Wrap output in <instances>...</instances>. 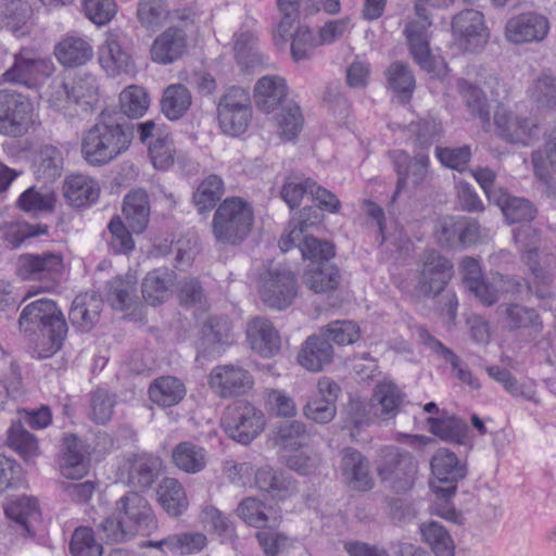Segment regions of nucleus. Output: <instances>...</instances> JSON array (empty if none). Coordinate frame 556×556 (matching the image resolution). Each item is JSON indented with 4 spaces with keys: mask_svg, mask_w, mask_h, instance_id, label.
Masks as SVG:
<instances>
[{
    "mask_svg": "<svg viewBox=\"0 0 556 556\" xmlns=\"http://www.w3.org/2000/svg\"><path fill=\"white\" fill-rule=\"evenodd\" d=\"M18 327L29 337L33 353L39 359L49 358L60 351L68 332L63 312L49 299L27 304L20 315Z\"/></svg>",
    "mask_w": 556,
    "mask_h": 556,
    "instance_id": "1",
    "label": "nucleus"
},
{
    "mask_svg": "<svg viewBox=\"0 0 556 556\" xmlns=\"http://www.w3.org/2000/svg\"><path fill=\"white\" fill-rule=\"evenodd\" d=\"M134 129V125L115 111L103 110L81 135V157L91 166L110 164L129 149Z\"/></svg>",
    "mask_w": 556,
    "mask_h": 556,
    "instance_id": "2",
    "label": "nucleus"
},
{
    "mask_svg": "<svg viewBox=\"0 0 556 556\" xmlns=\"http://www.w3.org/2000/svg\"><path fill=\"white\" fill-rule=\"evenodd\" d=\"M376 471L387 490L405 495L416 485L419 466L410 452L397 446H386L380 450Z\"/></svg>",
    "mask_w": 556,
    "mask_h": 556,
    "instance_id": "3",
    "label": "nucleus"
},
{
    "mask_svg": "<svg viewBox=\"0 0 556 556\" xmlns=\"http://www.w3.org/2000/svg\"><path fill=\"white\" fill-rule=\"evenodd\" d=\"M253 210L240 198L225 199L214 213L212 229L214 238L223 244H240L250 233Z\"/></svg>",
    "mask_w": 556,
    "mask_h": 556,
    "instance_id": "4",
    "label": "nucleus"
},
{
    "mask_svg": "<svg viewBox=\"0 0 556 556\" xmlns=\"http://www.w3.org/2000/svg\"><path fill=\"white\" fill-rule=\"evenodd\" d=\"M256 288L262 302L278 311L289 307L299 293L296 275L282 265L263 266L256 278Z\"/></svg>",
    "mask_w": 556,
    "mask_h": 556,
    "instance_id": "5",
    "label": "nucleus"
},
{
    "mask_svg": "<svg viewBox=\"0 0 556 556\" xmlns=\"http://www.w3.org/2000/svg\"><path fill=\"white\" fill-rule=\"evenodd\" d=\"M38 114L30 98L12 89L0 90V134L11 138L26 135Z\"/></svg>",
    "mask_w": 556,
    "mask_h": 556,
    "instance_id": "6",
    "label": "nucleus"
},
{
    "mask_svg": "<svg viewBox=\"0 0 556 556\" xmlns=\"http://www.w3.org/2000/svg\"><path fill=\"white\" fill-rule=\"evenodd\" d=\"M454 274L452 262L434 249L426 250L419 256L416 269L415 290L426 298L438 296Z\"/></svg>",
    "mask_w": 556,
    "mask_h": 556,
    "instance_id": "7",
    "label": "nucleus"
},
{
    "mask_svg": "<svg viewBox=\"0 0 556 556\" xmlns=\"http://www.w3.org/2000/svg\"><path fill=\"white\" fill-rule=\"evenodd\" d=\"M252 118L251 98L241 87L228 88L217 103V119L220 129L229 136H239L249 127Z\"/></svg>",
    "mask_w": 556,
    "mask_h": 556,
    "instance_id": "8",
    "label": "nucleus"
},
{
    "mask_svg": "<svg viewBox=\"0 0 556 556\" xmlns=\"http://www.w3.org/2000/svg\"><path fill=\"white\" fill-rule=\"evenodd\" d=\"M53 71L54 65L51 60L38 56L31 49L23 48L14 54V62L2 74V79L5 83L37 89L51 76Z\"/></svg>",
    "mask_w": 556,
    "mask_h": 556,
    "instance_id": "9",
    "label": "nucleus"
},
{
    "mask_svg": "<svg viewBox=\"0 0 556 556\" xmlns=\"http://www.w3.org/2000/svg\"><path fill=\"white\" fill-rule=\"evenodd\" d=\"M222 422L228 437L242 444L254 440L265 426L263 413L248 402L230 405Z\"/></svg>",
    "mask_w": 556,
    "mask_h": 556,
    "instance_id": "10",
    "label": "nucleus"
},
{
    "mask_svg": "<svg viewBox=\"0 0 556 556\" xmlns=\"http://www.w3.org/2000/svg\"><path fill=\"white\" fill-rule=\"evenodd\" d=\"M493 119L497 136L508 143L527 147L540 137L536 118L519 115L504 105L496 108Z\"/></svg>",
    "mask_w": 556,
    "mask_h": 556,
    "instance_id": "11",
    "label": "nucleus"
},
{
    "mask_svg": "<svg viewBox=\"0 0 556 556\" xmlns=\"http://www.w3.org/2000/svg\"><path fill=\"white\" fill-rule=\"evenodd\" d=\"M115 514L123 520L128 533L148 535L157 528L155 516L148 501L138 492H128L115 506Z\"/></svg>",
    "mask_w": 556,
    "mask_h": 556,
    "instance_id": "12",
    "label": "nucleus"
},
{
    "mask_svg": "<svg viewBox=\"0 0 556 556\" xmlns=\"http://www.w3.org/2000/svg\"><path fill=\"white\" fill-rule=\"evenodd\" d=\"M139 140L148 146L149 157L156 169L166 170L174 165L176 149L172 135L154 121L137 124Z\"/></svg>",
    "mask_w": 556,
    "mask_h": 556,
    "instance_id": "13",
    "label": "nucleus"
},
{
    "mask_svg": "<svg viewBox=\"0 0 556 556\" xmlns=\"http://www.w3.org/2000/svg\"><path fill=\"white\" fill-rule=\"evenodd\" d=\"M430 466L434 477L431 488L444 498L453 496L457 490V482L466 477L465 465L453 452L441 448L432 456Z\"/></svg>",
    "mask_w": 556,
    "mask_h": 556,
    "instance_id": "14",
    "label": "nucleus"
},
{
    "mask_svg": "<svg viewBox=\"0 0 556 556\" xmlns=\"http://www.w3.org/2000/svg\"><path fill=\"white\" fill-rule=\"evenodd\" d=\"M452 30L458 46L468 52L480 51L489 40L483 14L473 9L457 13L452 20Z\"/></svg>",
    "mask_w": 556,
    "mask_h": 556,
    "instance_id": "15",
    "label": "nucleus"
},
{
    "mask_svg": "<svg viewBox=\"0 0 556 556\" xmlns=\"http://www.w3.org/2000/svg\"><path fill=\"white\" fill-rule=\"evenodd\" d=\"M252 375L239 365H219L212 369L208 384L220 397L228 399L245 394L253 387Z\"/></svg>",
    "mask_w": 556,
    "mask_h": 556,
    "instance_id": "16",
    "label": "nucleus"
},
{
    "mask_svg": "<svg viewBox=\"0 0 556 556\" xmlns=\"http://www.w3.org/2000/svg\"><path fill=\"white\" fill-rule=\"evenodd\" d=\"M188 51V35L180 26H169L153 40L151 60L161 65H168L181 59Z\"/></svg>",
    "mask_w": 556,
    "mask_h": 556,
    "instance_id": "17",
    "label": "nucleus"
},
{
    "mask_svg": "<svg viewBox=\"0 0 556 556\" xmlns=\"http://www.w3.org/2000/svg\"><path fill=\"white\" fill-rule=\"evenodd\" d=\"M62 269V256L53 252L22 254L16 263L17 275L25 280H53Z\"/></svg>",
    "mask_w": 556,
    "mask_h": 556,
    "instance_id": "18",
    "label": "nucleus"
},
{
    "mask_svg": "<svg viewBox=\"0 0 556 556\" xmlns=\"http://www.w3.org/2000/svg\"><path fill=\"white\" fill-rule=\"evenodd\" d=\"M549 29L545 16L529 12L508 20L505 26V37L513 43H526L543 40Z\"/></svg>",
    "mask_w": 556,
    "mask_h": 556,
    "instance_id": "19",
    "label": "nucleus"
},
{
    "mask_svg": "<svg viewBox=\"0 0 556 556\" xmlns=\"http://www.w3.org/2000/svg\"><path fill=\"white\" fill-rule=\"evenodd\" d=\"M392 160L399 176L393 199L403 190L409 177L415 187L425 182L429 172V156L426 152H417L410 160L405 151L397 150L393 152Z\"/></svg>",
    "mask_w": 556,
    "mask_h": 556,
    "instance_id": "20",
    "label": "nucleus"
},
{
    "mask_svg": "<svg viewBox=\"0 0 556 556\" xmlns=\"http://www.w3.org/2000/svg\"><path fill=\"white\" fill-rule=\"evenodd\" d=\"M341 473L349 485L358 491H369L374 488L369 460L353 447L342 451L340 465Z\"/></svg>",
    "mask_w": 556,
    "mask_h": 556,
    "instance_id": "21",
    "label": "nucleus"
},
{
    "mask_svg": "<svg viewBox=\"0 0 556 556\" xmlns=\"http://www.w3.org/2000/svg\"><path fill=\"white\" fill-rule=\"evenodd\" d=\"M98 60L103 71L112 77L129 73L134 63L123 48L117 35L110 34L98 50Z\"/></svg>",
    "mask_w": 556,
    "mask_h": 556,
    "instance_id": "22",
    "label": "nucleus"
},
{
    "mask_svg": "<svg viewBox=\"0 0 556 556\" xmlns=\"http://www.w3.org/2000/svg\"><path fill=\"white\" fill-rule=\"evenodd\" d=\"M247 336L252 350L262 356H273L280 350V336L267 318H253L248 324Z\"/></svg>",
    "mask_w": 556,
    "mask_h": 556,
    "instance_id": "23",
    "label": "nucleus"
},
{
    "mask_svg": "<svg viewBox=\"0 0 556 556\" xmlns=\"http://www.w3.org/2000/svg\"><path fill=\"white\" fill-rule=\"evenodd\" d=\"M288 87L286 80L277 75H267L254 86L256 108L264 113H271L286 101Z\"/></svg>",
    "mask_w": 556,
    "mask_h": 556,
    "instance_id": "24",
    "label": "nucleus"
},
{
    "mask_svg": "<svg viewBox=\"0 0 556 556\" xmlns=\"http://www.w3.org/2000/svg\"><path fill=\"white\" fill-rule=\"evenodd\" d=\"M531 163L536 179L552 188L555 184L553 175H556V128L545 135L541 148L531 152Z\"/></svg>",
    "mask_w": 556,
    "mask_h": 556,
    "instance_id": "25",
    "label": "nucleus"
},
{
    "mask_svg": "<svg viewBox=\"0 0 556 556\" xmlns=\"http://www.w3.org/2000/svg\"><path fill=\"white\" fill-rule=\"evenodd\" d=\"M533 232L534 230L530 226H525L515 232L514 238L516 243L520 244L522 260L534 277L546 281L551 278V269L556 263V258L553 254L543 255L536 247L525 243V239Z\"/></svg>",
    "mask_w": 556,
    "mask_h": 556,
    "instance_id": "26",
    "label": "nucleus"
},
{
    "mask_svg": "<svg viewBox=\"0 0 556 556\" xmlns=\"http://www.w3.org/2000/svg\"><path fill=\"white\" fill-rule=\"evenodd\" d=\"M102 300L93 292L77 295L68 313L72 325L81 332H89L99 321Z\"/></svg>",
    "mask_w": 556,
    "mask_h": 556,
    "instance_id": "27",
    "label": "nucleus"
},
{
    "mask_svg": "<svg viewBox=\"0 0 556 556\" xmlns=\"http://www.w3.org/2000/svg\"><path fill=\"white\" fill-rule=\"evenodd\" d=\"M54 55L64 67H77L92 60L93 48L86 38L68 35L55 45Z\"/></svg>",
    "mask_w": 556,
    "mask_h": 556,
    "instance_id": "28",
    "label": "nucleus"
},
{
    "mask_svg": "<svg viewBox=\"0 0 556 556\" xmlns=\"http://www.w3.org/2000/svg\"><path fill=\"white\" fill-rule=\"evenodd\" d=\"M496 312L502 326L508 331L527 329L539 331L542 328L541 317L534 308L517 303H503Z\"/></svg>",
    "mask_w": 556,
    "mask_h": 556,
    "instance_id": "29",
    "label": "nucleus"
},
{
    "mask_svg": "<svg viewBox=\"0 0 556 556\" xmlns=\"http://www.w3.org/2000/svg\"><path fill=\"white\" fill-rule=\"evenodd\" d=\"M123 214L134 233H142L150 220V199L146 190L129 191L123 201Z\"/></svg>",
    "mask_w": 556,
    "mask_h": 556,
    "instance_id": "30",
    "label": "nucleus"
},
{
    "mask_svg": "<svg viewBox=\"0 0 556 556\" xmlns=\"http://www.w3.org/2000/svg\"><path fill=\"white\" fill-rule=\"evenodd\" d=\"M333 349L323 336H311L303 343L299 354V364L308 371L317 372L332 362Z\"/></svg>",
    "mask_w": 556,
    "mask_h": 556,
    "instance_id": "31",
    "label": "nucleus"
},
{
    "mask_svg": "<svg viewBox=\"0 0 556 556\" xmlns=\"http://www.w3.org/2000/svg\"><path fill=\"white\" fill-rule=\"evenodd\" d=\"M324 215L319 208L314 206H306L299 212L298 217L289 222L288 230L279 240V248L281 251L287 252L295 245L298 241L313 228L321 225Z\"/></svg>",
    "mask_w": 556,
    "mask_h": 556,
    "instance_id": "32",
    "label": "nucleus"
},
{
    "mask_svg": "<svg viewBox=\"0 0 556 556\" xmlns=\"http://www.w3.org/2000/svg\"><path fill=\"white\" fill-rule=\"evenodd\" d=\"M100 194L98 184L90 177L74 174L65 178L63 195L67 203L75 207H83L96 202Z\"/></svg>",
    "mask_w": 556,
    "mask_h": 556,
    "instance_id": "33",
    "label": "nucleus"
},
{
    "mask_svg": "<svg viewBox=\"0 0 556 556\" xmlns=\"http://www.w3.org/2000/svg\"><path fill=\"white\" fill-rule=\"evenodd\" d=\"M63 445L62 475L70 479L81 478L88 470V452L85 443L74 434H66Z\"/></svg>",
    "mask_w": 556,
    "mask_h": 556,
    "instance_id": "34",
    "label": "nucleus"
},
{
    "mask_svg": "<svg viewBox=\"0 0 556 556\" xmlns=\"http://www.w3.org/2000/svg\"><path fill=\"white\" fill-rule=\"evenodd\" d=\"M428 26H422L419 22H408L405 26L406 36L410 54L415 62L426 71L431 73L434 68V60L429 49Z\"/></svg>",
    "mask_w": 556,
    "mask_h": 556,
    "instance_id": "35",
    "label": "nucleus"
},
{
    "mask_svg": "<svg viewBox=\"0 0 556 556\" xmlns=\"http://www.w3.org/2000/svg\"><path fill=\"white\" fill-rule=\"evenodd\" d=\"M161 460L149 454H135L128 459L127 483L136 489H147L155 480Z\"/></svg>",
    "mask_w": 556,
    "mask_h": 556,
    "instance_id": "36",
    "label": "nucleus"
},
{
    "mask_svg": "<svg viewBox=\"0 0 556 556\" xmlns=\"http://www.w3.org/2000/svg\"><path fill=\"white\" fill-rule=\"evenodd\" d=\"M404 402V393L392 382L379 383L371 397L375 414L383 420L394 418Z\"/></svg>",
    "mask_w": 556,
    "mask_h": 556,
    "instance_id": "37",
    "label": "nucleus"
},
{
    "mask_svg": "<svg viewBox=\"0 0 556 556\" xmlns=\"http://www.w3.org/2000/svg\"><path fill=\"white\" fill-rule=\"evenodd\" d=\"M175 273L167 268H156L144 277L141 291L144 301L151 305L163 303L174 285Z\"/></svg>",
    "mask_w": 556,
    "mask_h": 556,
    "instance_id": "38",
    "label": "nucleus"
},
{
    "mask_svg": "<svg viewBox=\"0 0 556 556\" xmlns=\"http://www.w3.org/2000/svg\"><path fill=\"white\" fill-rule=\"evenodd\" d=\"M157 501L170 516H180L189 506V501L182 484L175 478H164L156 490Z\"/></svg>",
    "mask_w": 556,
    "mask_h": 556,
    "instance_id": "39",
    "label": "nucleus"
},
{
    "mask_svg": "<svg viewBox=\"0 0 556 556\" xmlns=\"http://www.w3.org/2000/svg\"><path fill=\"white\" fill-rule=\"evenodd\" d=\"M137 292V279L135 275L114 277L105 285V298L109 304L117 311H125L131 306Z\"/></svg>",
    "mask_w": 556,
    "mask_h": 556,
    "instance_id": "40",
    "label": "nucleus"
},
{
    "mask_svg": "<svg viewBox=\"0 0 556 556\" xmlns=\"http://www.w3.org/2000/svg\"><path fill=\"white\" fill-rule=\"evenodd\" d=\"M74 106L89 112L99 100V81L96 75L84 72L78 73L70 84Z\"/></svg>",
    "mask_w": 556,
    "mask_h": 556,
    "instance_id": "41",
    "label": "nucleus"
},
{
    "mask_svg": "<svg viewBox=\"0 0 556 556\" xmlns=\"http://www.w3.org/2000/svg\"><path fill=\"white\" fill-rule=\"evenodd\" d=\"M185 395V384L179 379L172 376L155 379L149 388L150 400L162 407L177 405Z\"/></svg>",
    "mask_w": 556,
    "mask_h": 556,
    "instance_id": "42",
    "label": "nucleus"
},
{
    "mask_svg": "<svg viewBox=\"0 0 556 556\" xmlns=\"http://www.w3.org/2000/svg\"><path fill=\"white\" fill-rule=\"evenodd\" d=\"M4 513L9 519L15 522L16 527L21 530L23 535H33V521L37 520L40 510L38 502L34 497L21 496L10 503Z\"/></svg>",
    "mask_w": 556,
    "mask_h": 556,
    "instance_id": "43",
    "label": "nucleus"
},
{
    "mask_svg": "<svg viewBox=\"0 0 556 556\" xmlns=\"http://www.w3.org/2000/svg\"><path fill=\"white\" fill-rule=\"evenodd\" d=\"M7 433L8 445L25 462L33 463L40 454L36 435L31 434L21 420H13Z\"/></svg>",
    "mask_w": 556,
    "mask_h": 556,
    "instance_id": "44",
    "label": "nucleus"
},
{
    "mask_svg": "<svg viewBox=\"0 0 556 556\" xmlns=\"http://www.w3.org/2000/svg\"><path fill=\"white\" fill-rule=\"evenodd\" d=\"M527 94L538 109L556 111V75L542 72L531 81Z\"/></svg>",
    "mask_w": 556,
    "mask_h": 556,
    "instance_id": "45",
    "label": "nucleus"
},
{
    "mask_svg": "<svg viewBox=\"0 0 556 556\" xmlns=\"http://www.w3.org/2000/svg\"><path fill=\"white\" fill-rule=\"evenodd\" d=\"M427 422L429 425L430 432L441 440L456 444H465L469 432V426L464 419L456 416H445L440 418L429 417Z\"/></svg>",
    "mask_w": 556,
    "mask_h": 556,
    "instance_id": "46",
    "label": "nucleus"
},
{
    "mask_svg": "<svg viewBox=\"0 0 556 556\" xmlns=\"http://www.w3.org/2000/svg\"><path fill=\"white\" fill-rule=\"evenodd\" d=\"M172 458L180 470L194 475L205 468L207 453L202 446L186 441L178 443L174 447Z\"/></svg>",
    "mask_w": 556,
    "mask_h": 556,
    "instance_id": "47",
    "label": "nucleus"
},
{
    "mask_svg": "<svg viewBox=\"0 0 556 556\" xmlns=\"http://www.w3.org/2000/svg\"><path fill=\"white\" fill-rule=\"evenodd\" d=\"M340 279L338 267L328 264H312L303 275L304 285L315 293L337 289Z\"/></svg>",
    "mask_w": 556,
    "mask_h": 556,
    "instance_id": "48",
    "label": "nucleus"
},
{
    "mask_svg": "<svg viewBox=\"0 0 556 556\" xmlns=\"http://www.w3.org/2000/svg\"><path fill=\"white\" fill-rule=\"evenodd\" d=\"M255 485L261 491L268 492L279 498H285L296 490L295 481L271 467L265 466L255 472Z\"/></svg>",
    "mask_w": 556,
    "mask_h": 556,
    "instance_id": "49",
    "label": "nucleus"
},
{
    "mask_svg": "<svg viewBox=\"0 0 556 556\" xmlns=\"http://www.w3.org/2000/svg\"><path fill=\"white\" fill-rule=\"evenodd\" d=\"M63 154L54 146L46 144L40 148L35 161V175L37 179L52 182L62 175Z\"/></svg>",
    "mask_w": 556,
    "mask_h": 556,
    "instance_id": "50",
    "label": "nucleus"
},
{
    "mask_svg": "<svg viewBox=\"0 0 556 556\" xmlns=\"http://www.w3.org/2000/svg\"><path fill=\"white\" fill-rule=\"evenodd\" d=\"M225 192V185L218 175L205 177L193 192L192 200L199 213L213 210Z\"/></svg>",
    "mask_w": 556,
    "mask_h": 556,
    "instance_id": "51",
    "label": "nucleus"
},
{
    "mask_svg": "<svg viewBox=\"0 0 556 556\" xmlns=\"http://www.w3.org/2000/svg\"><path fill=\"white\" fill-rule=\"evenodd\" d=\"M191 94L181 84L169 85L163 92L161 109L170 121H177L186 114L191 105Z\"/></svg>",
    "mask_w": 556,
    "mask_h": 556,
    "instance_id": "52",
    "label": "nucleus"
},
{
    "mask_svg": "<svg viewBox=\"0 0 556 556\" xmlns=\"http://www.w3.org/2000/svg\"><path fill=\"white\" fill-rule=\"evenodd\" d=\"M457 87L471 115L479 118L484 128L489 127L491 125L490 108L484 92L479 87L464 79L457 83Z\"/></svg>",
    "mask_w": 556,
    "mask_h": 556,
    "instance_id": "53",
    "label": "nucleus"
},
{
    "mask_svg": "<svg viewBox=\"0 0 556 556\" xmlns=\"http://www.w3.org/2000/svg\"><path fill=\"white\" fill-rule=\"evenodd\" d=\"M119 112L130 118H140L146 114L150 105V98L147 90L140 86L131 85L126 87L118 98Z\"/></svg>",
    "mask_w": 556,
    "mask_h": 556,
    "instance_id": "54",
    "label": "nucleus"
},
{
    "mask_svg": "<svg viewBox=\"0 0 556 556\" xmlns=\"http://www.w3.org/2000/svg\"><path fill=\"white\" fill-rule=\"evenodd\" d=\"M494 202L501 207L509 224L530 222L535 215L532 203L523 198L510 197L501 191Z\"/></svg>",
    "mask_w": 556,
    "mask_h": 556,
    "instance_id": "55",
    "label": "nucleus"
},
{
    "mask_svg": "<svg viewBox=\"0 0 556 556\" xmlns=\"http://www.w3.org/2000/svg\"><path fill=\"white\" fill-rule=\"evenodd\" d=\"M420 533L435 556H454V542L441 523L438 521L424 522L420 525Z\"/></svg>",
    "mask_w": 556,
    "mask_h": 556,
    "instance_id": "56",
    "label": "nucleus"
},
{
    "mask_svg": "<svg viewBox=\"0 0 556 556\" xmlns=\"http://www.w3.org/2000/svg\"><path fill=\"white\" fill-rule=\"evenodd\" d=\"M55 193L48 188L30 187L17 200L18 207L34 215L52 212L55 205Z\"/></svg>",
    "mask_w": 556,
    "mask_h": 556,
    "instance_id": "57",
    "label": "nucleus"
},
{
    "mask_svg": "<svg viewBox=\"0 0 556 556\" xmlns=\"http://www.w3.org/2000/svg\"><path fill=\"white\" fill-rule=\"evenodd\" d=\"M104 238L114 254H129L135 249L132 235L118 215L111 218Z\"/></svg>",
    "mask_w": 556,
    "mask_h": 556,
    "instance_id": "58",
    "label": "nucleus"
},
{
    "mask_svg": "<svg viewBox=\"0 0 556 556\" xmlns=\"http://www.w3.org/2000/svg\"><path fill=\"white\" fill-rule=\"evenodd\" d=\"M388 88L397 97L410 98L415 89V77L409 66L401 61H395L386 71Z\"/></svg>",
    "mask_w": 556,
    "mask_h": 556,
    "instance_id": "59",
    "label": "nucleus"
},
{
    "mask_svg": "<svg viewBox=\"0 0 556 556\" xmlns=\"http://www.w3.org/2000/svg\"><path fill=\"white\" fill-rule=\"evenodd\" d=\"M306 427L299 420H285L276 428L275 444L285 450H299L307 443Z\"/></svg>",
    "mask_w": 556,
    "mask_h": 556,
    "instance_id": "60",
    "label": "nucleus"
},
{
    "mask_svg": "<svg viewBox=\"0 0 556 556\" xmlns=\"http://www.w3.org/2000/svg\"><path fill=\"white\" fill-rule=\"evenodd\" d=\"M71 93L70 84L60 76L52 78L46 90V97L49 105L56 112L68 116L77 114V111L73 110L74 103L71 99Z\"/></svg>",
    "mask_w": 556,
    "mask_h": 556,
    "instance_id": "61",
    "label": "nucleus"
},
{
    "mask_svg": "<svg viewBox=\"0 0 556 556\" xmlns=\"http://www.w3.org/2000/svg\"><path fill=\"white\" fill-rule=\"evenodd\" d=\"M425 342L429 346L440 353L447 362H450L453 370L456 371L457 378L463 382L471 387L472 389H479L480 384L478 379L472 375L467 366L463 365L460 358L448 348L443 345L438 339L426 333Z\"/></svg>",
    "mask_w": 556,
    "mask_h": 556,
    "instance_id": "62",
    "label": "nucleus"
},
{
    "mask_svg": "<svg viewBox=\"0 0 556 556\" xmlns=\"http://www.w3.org/2000/svg\"><path fill=\"white\" fill-rule=\"evenodd\" d=\"M280 136L286 140H293L302 129L303 117L300 106L294 102H288L276 116Z\"/></svg>",
    "mask_w": 556,
    "mask_h": 556,
    "instance_id": "63",
    "label": "nucleus"
},
{
    "mask_svg": "<svg viewBox=\"0 0 556 556\" xmlns=\"http://www.w3.org/2000/svg\"><path fill=\"white\" fill-rule=\"evenodd\" d=\"M70 549L73 556L102 555V546L94 540L92 529L87 527H80L74 531Z\"/></svg>",
    "mask_w": 556,
    "mask_h": 556,
    "instance_id": "64",
    "label": "nucleus"
}]
</instances>
